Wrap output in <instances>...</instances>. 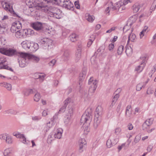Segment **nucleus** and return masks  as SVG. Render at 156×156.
<instances>
[{
  "instance_id": "1",
  "label": "nucleus",
  "mask_w": 156,
  "mask_h": 156,
  "mask_svg": "<svg viewBox=\"0 0 156 156\" xmlns=\"http://www.w3.org/2000/svg\"><path fill=\"white\" fill-rule=\"evenodd\" d=\"M92 118L91 111L90 109H87L82 115L80 120V122L83 123V125L87 124V126L89 125Z\"/></svg>"
},
{
  "instance_id": "2",
  "label": "nucleus",
  "mask_w": 156,
  "mask_h": 156,
  "mask_svg": "<svg viewBox=\"0 0 156 156\" xmlns=\"http://www.w3.org/2000/svg\"><path fill=\"white\" fill-rule=\"evenodd\" d=\"M1 4L2 5L3 8L5 10L9 11L13 15V16L16 17H20L13 10L12 8L13 3L11 1L5 0L2 2Z\"/></svg>"
},
{
  "instance_id": "3",
  "label": "nucleus",
  "mask_w": 156,
  "mask_h": 156,
  "mask_svg": "<svg viewBox=\"0 0 156 156\" xmlns=\"http://www.w3.org/2000/svg\"><path fill=\"white\" fill-rule=\"evenodd\" d=\"M0 53L9 56L16 55L19 56L21 52H17L16 50L11 48L7 49L4 48H0Z\"/></svg>"
},
{
  "instance_id": "4",
  "label": "nucleus",
  "mask_w": 156,
  "mask_h": 156,
  "mask_svg": "<svg viewBox=\"0 0 156 156\" xmlns=\"http://www.w3.org/2000/svg\"><path fill=\"white\" fill-rule=\"evenodd\" d=\"M7 60L4 56L0 57V69H6L13 72V70L11 68L7 65Z\"/></svg>"
},
{
  "instance_id": "5",
  "label": "nucleus",
  "mask_w": 156,
  "mask_h": 156,
  "mask_svg": "<svg viewBox=\"0 0 156 156\" xmlns=\"http://www.w3.org/2000/svg\"><path fill=\"white\" fill-rule=\"evenodd\" d=\"M31 26L34 30L37 31H41L43 28V23L38 21L32 23Z\"/></svg>"
},
{
  "instance_id": "6",
  "label": "nucleus",
  "mask_w": 156,
  "mask_h": 156,
  "mask_svg": "<svg viewBox=\"0 0 156 156\" xmlns=\"http://www.w3.org/2000/svg\"><path fill=\"white\" fill-rule=\"evenodd\" d=\"M27 54V53L21 52L19 56L21 57L20 60L19 61L20 66L22 67H25L27 64L26 60L27 59V58L26 56L24 55V54Z\"/></svg>"
},
{
  "instance_id": "7",
  "label": "nucleus",
  "mask_w": 156,
  "mask_h": 156,
  "mask_svg": "<svg viewBox=\"0 0 156 156\" xmlns=\"http://www.w3.org/2000/svg\"><path fill=\"white\" fill-rule=\"evenodd\" d=\"M66 113L65 116V122H68L70 120L71 116L73 113V108L71 106L69 107L68 110L66 111Z\"/></svg>"
},
{
  "instance_id": "8",
  "label": "nucleus",
  "mask_w": 156,
  "mask_h": 156,
  "mask_svg": "<svg viewBox=\"0 0 156 156\" xmlns=\"http://www.w3.org/2000/svg\"><path fill=\"white\" fill-rule=\"evenodd\" d=\"M82 49L81 45H79L77 49L75 55V61L76 62H78L81 58V51Z\"/></svg>"
},
{
  "instance_id": "9",
  "label": "nucleus",
  "mask_w": 156,
  "mask_h": 156,
  "mask_svg": "<svg viewBox=\"0 0 156 156\" xmlns=\"http://www.w3.org/2000/svg\"><path fill=\"white\" fill-rule=\"evenodd\" d=\"M103 113V110L102 107L101 106H98L95 111V117H99L101 118L102 115Z\"/></svg>"
},
{
  "instance_id": "10",
  "label": "nucleus",
  "mask_w": 156,
  "mask_h": 156,
  "mask_svg": "<svg viewBox=\"0 0 156 156\" xmlns=\"http://www.w3.org/2000/svg\"><path fill=\"white\" fill-rule=\"evenodd\" d=\"M56 7L53 6H49L43 7L44 9L45 12H47L48 15L50 17L52 15Z\"/></svg>"
},
{
  "instance_id": "11",
  "label": "nucleus",
  "mask_w": 156,
  "mask_h": 156,
  "mask_svg": "<svg viewBox=\"0 0 156 156\" xmlns=\"http://www.w3.org/2000/svg\"><path fill=\"white\" fill-rule=\"evenodd\" d=\"M71 101V99L70 98H68L64 101V105L60 109L59 111V113L64 112L65 111L66 106Z\"/></svg>"
},
{
  "instance_id": "12",
  "label": "nucleus",
  "mask_w": 156,
  "mask_h": 156,
  "mask_svg": "<svg viewBox=\"0 0 156 156\" xmlns=\"http://www.w3.org/2000/svg\"><path fill=\"white\" fill-rule=\"evenodd\" d=\"M24 55L26 56L28 60L31 59L32 61L36 63L38 62L40 60V58L33 55L28 54H24Z\"/></svg>"
},
{
  "instance_id": "13",
  "label": "nucleus",
  "mask_w": 156,
  "mask_h": 156,
  "mask_svg": "<svg viewBox=\"0 0 156 156\" xmlns=\"http://www.w3.org/2000/svg\"><path fill=\"white\" fill-rule=\"evenodd\" d=\"M153 120L152 118L147 119L143 125V129L147 128V127L151 125L152 124Z\"/></svg>"
},
{
  "instance_id": "14",
  "label": "nucleus",
  "mask_w": 156,
  "mask_h": 156,
  "mask_svg": "<svg viewBox=\"0 0 156 156\" xmlns=\"http://www.w3.org/2000/svg\"><path fill=\"white\" fill-rule=\"evenodd\" d=\"M62 132L63 130L61 128L58 129L57 132L54 135V137L58 139H60L62 136Z\"/></svg>"
},
{
  "instance_id": "15",
  "label": "nucleus",
  "mask_w": 156,
  "mask_h": 156,
  "mask_svg": "<svg viewBox=\"0 0 156 156\" xmlns=\"http://www.w3.org/2000/svg\"><path fill=\"white\" fill-rule=\"evenodd\" d=\"M101 118L99 117L97 118L94 117V126L95 129H97L98 125H99L101 121Z\"/></svg>"
},
{
  "instance_id": "16",
  "label": "nucleus",
  "mask_w": 156,
  "mask_h": 156,
  "mask_svg": "<svg viewBox=\"0 0 156 156\" xmlns=\"http://www.w3.org/2000/svg\"><path fill=\"white\" fill-rule=\"evenodd\" d=\"M141 6L139 3H136L132 7V9L134 13H136L138 12Z\"/></svg>"
},
{
  "instance_id": "17",
  "label": "nucleus",
  "mask_w": 156,
  "mask_h": 156,
  "mask_svg": "<svg viewBox=\"0 0 156 156\" xmlns=\"http://www.w3.org/2000/svg\"><path fill=\"white\" fill-rule=\"evenodd\" d=\"M87 73V69L86 68H84L83 69L82 73L80 74L79 80L82 81L84 79L86 76Z\"/></svg>"
},
{
  "instance_id": "18",
  "label": "nucleus",
  "mask_w": 156,
  "mask_h": 156,
  "mask_svg": "<svg viewBox=\"0 0 156 156\" xmlns=\"http://www.w3.org/2000/svg\"><path fill=\"white\" fill-rule=\"evenodd\" d=\"M21 44L24 48L30 49L31 42L28 41H24L21 43Z\"/></svg>"
},
{
  "instance_id": "19",
  "label": "nucleus",
  "mask_w": 156,
  "mask_h": 156,
  "mask_svg": "<svg viewBox=\"0 0 156 156\" xmlns=\"http://www.w3.org/2000/svg\"><path fill=\"white\" fill-rule=\"evenodd\" d=\"M62 58L64 61H67L69 59V53L68 51L66 50L64 51L62 56Z\"/></svg>"
},
{
  "instance_id": "20",
  "label": "nucleus",
  "mask_w": 156,
  "mask_h": 156,
  "mask_svg": "<svg viewBox=\"0 0 156 156\" xmlns=\"http://www.w3.org/2000/svg\"><path fill=\"white\" fill-rule=\"evenodd\" d=\"M4 156H12L13 155L12 151L9 148L5 150L3 152Z\"/></svg>"
},
{
  "instance_id": "21",
  "label": "nucleus",
  "mask_w": 156,
  "mask_h": 156,
  "mask_svg": "<svg viewBox=\"0 0 156 156\" xmlns=\"http://www.w3.org/2000/svg\"><path fill=\"white\" fill-rule=\"evenodd\" d=\"M26 35H32L34 34V30L30 29H26L23 30Z\"/></svg>"
},
{
  "instance_id": "22",
  "label": "nucleus",
  "mask_w": 156,
  "mask_h": 156,
  "mask_svg": "<svg viewBox=\"0 0 156 156\" xmlns=\"http://www.w3.org/2000/svg\"><path fill=\"white\" fill-rule=\"evenodd\" d=\"M128 37V39L127 41V44L129 43L130 41L132 42L134 41L136 39V36L134 34H131Z\"/></svg>"
},
{
  "instance_id": "23",
  "label": "nucleus",
  "mask_w": 156,
  "mask_h": 156,
  "mask_svg": "<svg viewBox=\"0 0 156 156\" xmlns=\"http://www.w3.org/2000/svg\"><path fill=\"white\" fill-rule=\"evenodd\" d=\"M121 2H118L115 4L114 6L112 5V7H111L110 8L112 10H118V7L119 5H121Z\"/></svg>"
},
{
  "instance_id": "24",
  "label": "nucleus",
  "mask_w": 156,
  "mask_h": 156,
  "mask_svg": "<svg viewBox=\"0 0 156 156\" xmlns=\"http://www.w3.org/2000/svg\"><path fill=\"white\" fill-rule=\"evenodd\" d=\"M23 31L22 30H17L15 34V36L17 38H20L23 36Z\"/></svg>"
},
{
  "instance_id": "25",
  "label": "nucleus",
  "mask_w": 156,
  "mask_h": 156,
  "mask_svg": "<svg viewBox=\"0 0 156 156\" xmlns=\"http://www.w3.org/2000/svg\"><path fill=\"white\" fill-rule=\"evenodd\" d=\"M36 74L37 76V78L36 79H39L40 82H43L44 80V77L45 76V75L42 73H37Z\"/></svg>"
},
{
  "instance_id": "26",
  "label": "nucleus",
  "mask_w": 156,
  "mask_h": 156,
  "mask_svg": "<svg viewBox=\"0 0 156 156\" xmlns=\"http://www.w3.org/2000/svg\"><path fill=\"white\" fill-rule=\"evenodd\" d=\"M116 143V142H112L111 140L108 139L107 141L106 145L108 147L110 148L112 146L115 145Z\"/></svg>"
},
{
  "instance_id": "27",
  "label": "nucleus",
  "mask_w": 156,
  "mask_h": 156,
  "mask_svg": "<svg viewBox=\"0 0 156 156\" xmlns=\"http://www.w3.org/2000/svg\"><path fill=\"white\" fill-rule=\"evenodd\" d=\"M145 66L143 64H140V65L136 67L135 69V70L138 73H140L142 72Z\"/></svg>"
},
{
  "instance_id": "28",
  "label": "nucleus",
  "mask_w": 156,
  "mask_h": 156,
  "mask_svg": "<svg viewBox=\"0 0 156 156\" xmlns=\"http://www.w3.org/2000/svg\"><path fill=\"white\" fill-rule=\"evenodd\" d=\"M86 17H87L86 19L89 22H92L95 19V17L93 16H91L88 13L86 14Z\"/></svg>"
},
{
  "instance_id": "29",
  "label": "nucleus",
  "mask_w": 156,
  "mask_h": 156,
  "mask_svg": "<svg viewBox=\"0 0 156 156\" xmlns=\"http://www.w3.org/2000/svg\"><path fill=\"white\" fill-rule=\"evenodd\" d=\"M97 87V85H95V84L91 85L89 89V92L91 93L94 92Z\"/></svg>"
},
{
  "instance_id": "30",
  "label": "nucleus",
  "mask_w": 156,
  "mask_h": 156,
  "mask_svg": "<svg viewBox=\"0 0 156 156\" xmlns=\"http://www.w3.org/2000/svg\"><path fill=\"white\" fill-rule=\"evenodd\" d=\"M37 90L35 89H30L27 90V92L24 93V95L26 96L28 95L29 94L34 93L35 94L37 92Z\"/></svg>"
},
{
  "instance_id": "31",
  "label": "nucleus",
  "mask_w": 156,
  "mask_h": 156,
  "mask_svg": "<svg viewBox=\"0 0 156 156\" xmlns=\"http://www.w3.org/2000/svg\"><path fill=\"white\" fill-rule=\"evenodd\" d=\"M62 12L53 14L51 17H53L56 19H60L61 18L62 16Z\"/></svg>"
},
{
  "instance_id": "32",
  "label": "nucleus",
  "mask_w": 156,
  "mask_h": 156,
  "mask_svg": "<svg viewBox=\"0 0 156 156\" xmlns=\"http://www.w3.org/2000/svg\"><path fill=\"white\" fill-rule=\"evenodd\" d=\"M1 84H2V86L6 88L8 90H11L12 86L11 84L5 83H3Z\"/></svg>"
},
{
  "instance_id": "33",
  "label": "nucleus",
  "mask_w": 156,
  "mask_h": 156,
  "mask_svg": "<svg viewBox=\"0 0 156 156\" xmlns=\"http://www.w3.org/2000/svg\"><path fill=\"white\" fill-rule=\"evenodd\" d=\"M70 3L69 4L63 5V7L68 9H73L74 6L73 4L71 2H69Z\"/></svg>"
},
{
  "instance_id": "34",
  "label": "nucleus",
  "mask_w": 156,
  "mask_h": 156,
  "mask_svg": "<svg viewBox=\"0 0 156 156\" xmlns=\"http://www.w3.org/2000/svg\"><path fill=\"white\" fill-rule=\"evenodd\" d=\"M70 41L73 42L76 41L78 38L77 36L75 34H72L69 36Z\"/></svg>"
},
{
  "instance_id": "35",
  "label": "nucleus",
  "mask_w": 156,
  "mask_h": 156,
  "mask_svg": "<svg viewBox=\"0 0 156 156\" xmlns=\"http://www.w3.org/2000/svg\"><path fill=\"white\" fill-rule=\"evenodd\" d=\"M35 94L34 100L36 101H38L41 98L40 94L37 91Z\"/></svg>"
},
{
  "instance_id": "36",
  "label": "nucleus",
  "mask_w": 156,
  "mask_h": 156,
  "mask_svg": "<svg viewBox=\"0 0 156 156\" xmlns=\"http://www.w3.org/2000/svg\"><path fill=\"white\" fill-rule=\"evenodd\" d=\"M13 24L17 28V30L20 29L22 27L21 23L19 21H16L13 23Z\"/></svg>"
},
{
  "instance_id": "37",
  "label": "nucleus",
  "mask_w": 156,
  "mask_h": 156,
  "mask_svg": "<svg viewBox=\"0 0 156 156\" xmlns=\"http://www.w3.org/2000/svg\"><path fill=\"white\" fill-rule=\"evenodd\" d=\"M98 82L96 80H94L93 77H90L89 80L88 84L89 85H93L95 84L97 85Z\"/></svg>"
},
{
  "instance_id": "38",
  "label": "nucleus",
  "mask_w": 156,
  "mask_h": 156,
  "mask_svg": "<svg viewBox=\"0 0 156 156\" xmlns=\"http://www.w3.org/2000/svg\"><path fill=\"white\" fill-rule=\"evenodd\" d=\"M125 52L127 56H130L132 53V49L131 47L127 48Z\"/></svg>"
},
{
  "instance_id": "39",
  "label": "nucleus",
  "mask_w": 156,
  "mask_h": 156,
  "mask_svg": "<svg viewBox=\"0 0 156 156\" xmlns=\"http://www.w3.org/2000/svg\"><path fill=\"white\" fill-rule=\"evenodd\" d=\"M8 144H11L12 143L13 140L11 136L7 135V137L5 141Z\"/></svg>"
},
{
  "instance_id": "40",
  "label": "nucleus",
  "mask_w": 156,
  "mask_h": 156,
  "mask_svg": "<svg viewBox=\"0 0 156 156\" xmlns=\"http://www.w3.org/2000/svg\"><path fill=\"white\" fill-rule=\"evenodd\" d=\"M123 50V46L122 45H120L119 46L118 50L117 53L118 55H121L122 53Z\"/></svg>"
},
{
  "instance_id": "41",
  "label": "nucleus",
  "mask_w": 156,
  "mask_h": 156,
  "mask_svg": "<svg viewBox=\"0 0 156 156\" xmlns=\"http://www.w3.org/2000/svg\"><path fill=\"white\" fill-rule=\"evenodd\" d=\"M6 30V26L0 25V34L4 33Z\"/></svg>"
},
{
  "instance_id": "42",
  "label": "nucleus",
  "mask_w": 156,
  "mask_h": 156,
  "mask_svg": "<svg viewBox=\"0 0 156 156\" xmlns=\"http://www.w3.org/2000/svg\"><path fill=\"white\" fill-rule=\"evenodd\" d=\"M49 40V39L46 38H44L41 39L38 43L40 44H44L45 43H47Z\"/></svg>"
},
{
  "instance_id": "43",
  "label": "nucleus",
  "mask_w": 156,
  "mask_h": 156,
  "mask_svg": "<svg viewBox=\"0 0 156 156\" xmlns=\"http://www.w3.org/2000/svg\"><path fill=\"white\" fill-rule=\"evenodd\" d=\"M119 95L118 94H116L115 95L112 97V101L115 103L118 99Z\"/></svg>"
},
{
  "instance_id": "44",
  "label": "nucleus",
  "mask_w": 156,
  "mask_h": 156,
  "mask_svg": "<svg viewBox=\"0 0 156 156\" xmlns=\"http://www.w3.org/2000/svg\"><path fill=\"white\" fill-rule=\"evenodd\" d=\"M18 30L17 29V28L14 25V24L12 23V26L10 29L12 33H16V32L17 30Z\"/></svg>"
},
{
  "instance_id": "45",
  "label": "nucleus",
  "mask_w": 156,
  "mask_h": 156,
  "mask_svg": "<svg viewBox=\"0 0 156 156\" xmlns=\"http://www.w3.org/2000/svg\"><path fill=\"white\" fill-rule=\"evenodd\" d=\"M140 136L139 135L136 136L134 139L133 142V143H134V144H135L138 142L140 140Z\"/></svg>"
},
{
  "instance_id": "46",
  "label": "nucleus",
  "mask_w": 156,
  "mask_h": 156,
  "mask_svg": "<svg viewBox=\"0 0 156 156\" xmlns=\"http://www.w3.org/2000/svg\"><path fill=\"white\" fill-rule=\"evenodd\" d=\"M5 112L6 114H15L16 113V112H15L14 110L12 109H8L5 110Z\"/></svg>"
},
{
  "instance_id": "47",
  "label": "nucleus",
  "mask_w": 156,
  "mask_h": 156,
  "mask_svg": "<svg viewBox=\"0 0 156 156\" xmlns=\"http://www.w3.org/2000/svg\"><path fill=\"white\" fill-rule=\"evenodd\" d=\"M144 85H142L141 83L138 84L136 86V90L137 91L140 90L142 87L144 88Z\"/></svg>"
},
{
  "instance_id": "48",
  "label": "nucleus",
  "mask_w": 156,
  "mask_h": 156,
  "mask_svg": "<svg viewBox=\"0 0 156 156\" xmlns=\"http://www.w3.org/2000/svg\"><path fill=\"white\" fill-rule=\"evenodd\" d=\"M32 45H33V48L32 51H36L38 48V45L37 43H32Z\"/></svg>"
},
{
  "instance_id": "49",
  "label": "nucleus",
  "mask_w": 156,
  "mask_h": 156,
  "mask_svg": "<svg viewBox=\"0 0 156 156\" xmlns=\"http://www.w3.org/2000/svg\"><path fill=\"white\" fill-rule=\"evenodd\" d=\"M7 137V135L6 134H2L0 135V139L2 140L5 141Z\"/></svg>"
},
{
  "instance_id": "50",
  "label": "nucleus",
  "mask_w": 156,
  "mask_h": 156,
  "mask_svg": "<svg viewBox=\"0 0 156 156\" xmlns=\"http://www.w3.org/2000/svg\"><path fill=\"white\" fill-rule=\"evenodd\" d=\"M122 4V2H121V5H119L118 7V11L121 12L125 9V7Z\"/></svg>"
},
{
  "instance_id": "51",
  "label": "nucleus",
  "mask_w": 156,
  "mask_h": 156,
  "mask_svg": "<svg viewBox=\"0 0 156 156\" xmlns=\"http://www.w3.org/2000/svg\"><path fill=\"white\" fill-rule=\"evenodd\" d=\"M86 144V142L84 139H82L79 140V144H82V145H85Z\"/></svg>"
},
{
  "instance_id": "52",
  "label": "nucleus",
  "mask_w": 156,
  "mask_h": 156,
  "mask_svg": "<svg viewBox=\"0 0 156 156\" xmlns=\"http://www.w3.org/2000/svg\"><path fill=\"white\" fill-rule=\"evenodd\" d=\"M54 116L53 117V119H51V122H48L47 123V126L49 128H50L52 127V124L53 123V121L54 119Z\"/></svg>"
},
{
  "instance_id": "53",
  "label": "nucleus",
  "mask_w": 156,
  "mask_h": 156,
  "mask_svg": "<svg viewBox=\"0 0 156 156\" xmlns=\"http://www.w3.org/2000/svg\"><path fill=\"white\" fill-rule=\"evenodd\" d=\"M14 136H15L17 138H21L23 137L24 135L23 134H21L19 133H17L15 134L14 133Z\"/></svg>"
},
{
  "instance_id": "54",
  "label": "nucleus",
  "mask_w": 156,
  "mask_h": 156,
  "mask_svg": "<svg viewBox=\"0 0 156 156\" xmlns=\"http://www.w3.org/2000/svg\"><path fill=\"white\" fill-rule=\"evenodd\" d=\"M92 36L93 37H94V39L93 40L91 39H90L89 40V41H88L87 44V46L88 47H89L91 45L93 41L94 40V39H95L94 36L92 35Z\"/></svg>"
},
{
  "instance_id": "55",
  "label": "nucleus",
  "mask_w": 156,
  "mask_h": 156,
  "mask_svg": "<svg viewBox=\"0 0 156 156\" xmlns=\"http://www.w3.org/2000/svg\"><path fill=\"white\" fill-rule=\"evenodd\" d=\"M114 47V44L112 43H111L108 46V49L110 51H112Z\"/></svg>"
},
{
  "instance_id": "56",
  "label": "nucleus",
  "mask_w": 156,
  "mask_h": 156,
  "mask_svg": "<svg viewBox=\"0 0 156 156\" xmlns=\"http://www.w3.org/2000/svg\"><path fill=\"white\" fill-rule=\"evenodd\" d=\"M121 131V129L119 128H118L115 129V134L118 135L119 134L120 132Z\"/></svg>"
},
{
  "instance_id": "57",
  "label": "nucleus",
  "mask_w": 156,
  "mask_h": 156,
  "mask_svg": "<svg viewBox=\"0 0 156 156\" xmlns=\"http://www.w3.org/2000/svg\"><path fill=\"white\" fill-rule=\"evenodd\" d=\"M115 27H112L110 29L106 31V33H110L112 31L115 30Z\"/></svg>"
},
{
  "instance_id": "58",
  "label": "nucleus",
  "mask_w": 156,
  "mask_h": 156,
  "mask_svg": "<svg viewBox=\"0 0 156 156\" xmlns=\"http://www.w3.org/2000/svg\"><path fill=\"white\" fill-rule=\"evenodd\" d=\"M75 7L77 9H79L80 8V6L78 2L76 1L74 3Z\"/></svg>"
},
{
  "instance_id": "59",
  "label": "nucleus",
  "mask_w": 156,
  "mask_h": 156,
  "mask_svg": "<svg viewBox=\"0 0 156 156\" xmlns=\"http://www.w3.org/2000/svg\"><path fill=\"white\" fill-rule=\"evenodd\" d=\"M127 127L129 130H131L133 129V126L132 124L129 123L127 125Z\"/></svg>"
},
{
  "instance_id": "60",
  "label": "nucleus",
  "mask_w": 156,
  "mask_h": 156,
  "mask_svg": "<svg viewBox=\"0 0 156 156\" xmlns=\"http://www.w3.org/2000/svg\"><path fill=\"white\" fill-rule=\"evenodd\" d=\"M56 62V61L55 59L52 60L49 63L50 65L53 66L55 64Z\"/></svg>"
},
{
  "instance_id": "61",
  "label": "nucleus",
  "mask_w": 156,
  "mask_h": 156,
  "mask_svg": "<svg viewBox=\"0 0 156 156\" xmlns=\"http://www.w3.org/2000/svg\"><path fill=\"white\" fill-rule=\"evenodd\" d=\"M62 12V11L60 10V9L56 7L54 10V13H53V14H55V13H58V12L59 13L60 12Z\"/></svg>"
},
{
  "instance_id": "62",
  "label": "nucleus",
  "mask_w": 156,
  "mask_h": 156,
  "mask_svg": "<svg viewBox=\"0 0 156 156\" xmlns=\"http://www.w3.org/2000/svg\"><path fill=\"white\" fill-rule=\"evenodd\" d=\"M84 145L81 144H79V151L80 152H82L83 151V148Z\"/></svg>"
},
{
  "instance_id": "63",
  "label": "nucleus",
  "mask_w": 156,
  "mask_h": 156,
  "mask_svg": "<svg viewBox=\"0 0 156 156\" xmlns=\"http://www.w3.org/2000/svg\"><path fill=\"white\" fill-rule=\"evenodd\" d=\"M129 2H130V0H124L123 2H122V4L125 5L127 4Z\"/></svg>"
},
{
  "instance_id": "64",
  "label": "nucleus",
  "mask_w": 156,
  "mask_h": 156,
  "mask_svg": "<svg viewBox=\"0 0 156 156\" xmlns=\"http://www.w3.org/2000/svg\"><path fill=\"white\" fill-rule=\"evenodd\" d=\"M153 146L151 145H149L147 148V150L148 152H150L152 149Z\"/></svg>"
}]
</instances>
